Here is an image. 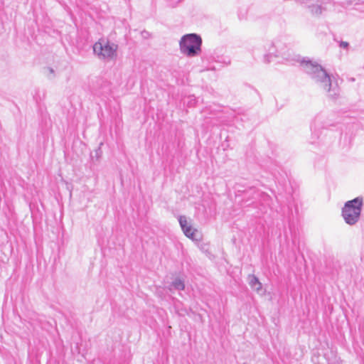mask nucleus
Masks as SVG:
<instances>
[{"mask_svg": "<svg viewBox=\"0 0 364 364\" xmlns=\"http://www.w3.org/2000/svg\"><path fill=\"white\" fill-rule=\"evenodd\" d=\"M301 66L321 87L329 93L330 97H333L338 95L337 87L332 85L329 75L320 65L303 60L301 61Z\"/></svg>", "mask_w": 364, "mask_h": 364, "instance_id": "f257e3e1", "label": "nucleus"}, {"mask_svg": "<svg viewBox=\"0 0 364 364\" xmlns=\"http://www.w3.org/2000/svg\"><path fill=\"white\" fill-rule=\"evenodd\" d=\"M363 206L362 196L346 201L341 209V216L345 223L349 225H355L360 219Z\"/></svg>", "mask_w": 364, "mask_h": 364, "instance_id": "f03ea898", "label": "nucleus"}, {"mask_svg": "<svg viewBox=\"0 0 364 364\" xmlns=\"http://www.w3.org/2000/svg\"><path fill=\"white\" fill-rule=\"evenodd\" d=\"M202 38L196 33L183 36L179 41L181 54L188 58L198 56L201 53Z\"/></svg>", "mask_w": 364, "mask_h": 364, "instance_id": "7ed1b4c3", "label": "nucleus"}, {"mask_svg": "<svg viewBox=\"0 0 364 364\" xmlns=\"http://www.w3.org/2000/svg\"><path fill=\"white\" fill-rule=\"evenodd\" d=\"M118 45L106 38H100L93 45L95 55L101 60L112 61L117 57Z\"/></svg>", "mask_w": 364, "mask_h": 364, "instance_id": "20e7f679", "label": "nucleus"}, {"mask_svg": "<svg viewBox=\"0 0 364 364\" xmlns=\"http://www.w3.org/2000/svg\"><path fill=\"white\" fill-rule=\"evenodd\" d=\"M178 222L183 233L187 237L193 240H198V231L191 226L186 216L181 215L178 218Z\"/></svg>", "mask_w": 364, "mask_h": 364, "instance_id": "39448f33", "label": "nucleus"}, {"mask_svg": "<svg viewBox=\"0 0 364 364\" xmlns=\"http://www.w3.org/2000/svg\"><path fill=\"white\" fill-rule=\"evenodd\" d=\"M248 282L253 290L256 291L257 293L260 292L262 289V285L257 277L255 275H249Z\"/></svg>", "mask_w": 364, "mask_h": 364, "instance_id": "423d86ee", "label": "nucleus"}, {"mask_svg": "<svg viewBox=\"0 0 364 364\" xmlns=\"http://www.w3.org/2000/svg\"><path fill=\"white\" fill-rule=\"evenodd\" d=\"M327 128L328 125L324 123L323 118L322 117H316L311 124V130L316 132L320 127Z\"/></svg>", "mask_w": 364, "mask_h": 364, "instance_id": "0eeeda50", "label": "nucleus"}, {"mask_svg": "<svg viewBox=\"0 0 364 364\" xmlns=\"http://www.w3.org/2000/svg\"><path fill=\"white\" fill-rule=\"evenodd\" d=\"M171 286L176 290H183L185 288V284L181 279L176 278L173 282Z\"/></svg>", "mask_w": 364, "mask_h": 364, "instance_id": "6e6552de", "label": "nucleus"}, {"mask_svg": "<svg viewBox=\"0 0 364 364\" xmlns=\"http://www.w3.org/2000/svg\"><path fill=\"white\" fill-rule=\"evenodd\" d=\"M170 4L172 6H175L178 3H179L181 0H169Z\"/></svg>", "mask_w": 364, "mask_h": 364, "instance_id": "1a4fd4ad", "label": "nucleus"}, {"mask_svg": "<svg viewBox=\"0 0 364 364\" xmlns=\"http://www.w3.org/2000/svg\"><path fill=\"white\" fill-rule=\"evenodd\" d=\"M341 47L346 48L348 46V43L345 41H342L340 44Z\"/></svg>", "mask_w": 364, "mask_h": 364, "instance_id": "9d476101", "label": "nucleus"}, {"mask_svg": "<svg viewBox=\"0 0 364 364\" xmlns=\"http://www.w3.org/2000/svg\"><path fill=\"white\" fill-rule=\"evenodd\" d=\"M264 58H265V61L270 62V60L269 59V55H265Z\"/></svg>", "mask_w": 364, "mask_h": 364, "instance_id": "9b49d317", "label": "nucleus"}, {"mask_svg": "<svg viewBox=\"0 0 364 364\" xmlns=\"http://www.w3.org/2000/svg\"><path fill=\"white\" fill-rule=\"evenodd\" d=\"M48 71L50 72V73H51V74H53V73H54V71H53V68H48Z\"/></svg>", "mask_w": 364, "mask_h": 364, "instance_id": "f8f14e48", "label": "nucleus"}, {"mask_svg": "<svg viewBox=\"0 0 364 364\" xmlns=\"http://www.w3.org/2000/svg\"><path fill=\"white\" fill-rule=\"evenodd\" d=\"M276 55L277 56L281 55V56L284 57V55L282 52H278V53Z\"/></svg>", "mask_w": 364, "mask_h": 364, "instance_id": "ddd939ff", "label": "nucleus"}]
</instances>
